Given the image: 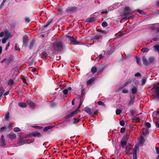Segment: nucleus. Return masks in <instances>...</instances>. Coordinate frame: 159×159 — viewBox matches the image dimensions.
Segmentation results:
<instances>
[{"instance_id":"60","label":"nucleus","mask_w":159,"mask_h":159,"mask_svg":"<svg viewBox=\"0 0 159 159\" xmlns=\"http://www.w3.org/2000/svg\"><path fill=\"white\" fill-rule=\"evenodd\" d=\"M43 55L46 57L48 56V54L47 53L45 52H43L42 53Z\"/></svg>"},{"instance_id":"30","label":"nucleus","mask_w":159,"mask_h":159,"mask_svg":"<svg viewBox=\"0 0 159 159\" xmlns=\"http://www.w3.org/2000/svg\"><path fill=\"white\" fill-rule=\"evenodd\" d=\"M97 31L100 32L104 34H106L107 33V32L106 30H103L100 29H97Z\"/></svg>"},{"instance_id":"34","label":"nucleus","mask_w":159,"mask_h":159,"mask_svg":"<svg viewBox=\"0 0 159 159\" xmlns=\"http://www.w3.org/2000/svg\"><path fill=\"white\" fill-rule=\"evenodd\" d=\"M136 60L137 63L139 65H140L141 63L140 62V58L137 56H136Z\"/></svg>"},{"instance_id":"18","label":"nucleus","mask_w":159,"mask_h":159,"mask_svg":"<svg viewBox=\"0 0 159 159\" xmlns=\"http://www.w3.org/2000/svg\"><path fill=\"white\" fill-rule=\"evenodd\" d=\"M101 36V35L97 34H96L94 35L93 37H92L91 38L92 40H94V39H99L100 38V37Z\"/></svg>"},{"instance_id":"20","label":"nucleus","mask_w":159,"mask_h":159,"mask_svg":"<svg viewBox=\"0 0 159 159\" xmlns=\"http://www.w3.org/2000/svg\"><path fill=\"white\" fill-rule=\"evenodd\" d=\"M19 142L21 145H23L24 144L27 143V142H25L24 141V138L23 137L20 138L19 140Z\"/></svg>"},{"instance_id":"49","label":"nucleus","mask_w":159,"mask_h":159,"mask_svg":"<svg viewBox=\"0 0 159 159\" xmlns=\"http://www.w3.org/2000/svg\"><path fill=\"white\" fill-rule=\"evenodd\" d=\"M102 25L103 27H105L107 26V24L106 21H103L102 24Z\"/></svg>"},{"instance_id":"6","label":"nucleus","mask_w":159,"mask_h":159,"mask_svg":"<svg viewBox=\"0 0 159 159\" xmlns=\"http://www.w3.org/2000/svg\"><path fill=\"white\" fill-rule=\"evenodd\" d=\"M77 9L76 7H68L66 10V11L67 12H73L75 11Z\"/></svg>"},{"instance_id":"45","label":"nucleus","mask_w":159,"mask_h":159,"mask_svg":"<svg viewBox=\"0 0 159 159\" xmlns=\"http://www.w3.org/2000/svg\"><path fill=\"white\" fill-rule=\"evenodd\" d=\"M116 8L113 5H111V6H110L108 8V9L109 11H111L114 10Z\"/></svg>"},{"instance_id":"13","label":"nucleus","mask_w":159,"mask_h":159,"mask_svg":"<svg viewBox=\"0 0 159 159\" xmlns=\"http://www.w3.org/2000/svg\"><path fill=\"white\" fill-rule=\"evenodd\" d=\"M77 114L76 110L73 111L67 115V116L69 117H71L74 116Z\"/></svg>"},{"instance_id":"62","label":"nucleus","mask_w":159,"mask_h":159,"mask_svg":"<svg viewBox=\"0 0 159 159\" xmlns=\"http://www.w3.org/2000/svg\"><path fill=\"white\" fill-rule=\"evenodd\" d=\"M155 121V124L156 125V126L158 128H159V121L156 122Z\"/></svg>"},{"instance_id":"1","label":"nucleus","mask_w":159,"mask_h":159,"mask_svg":"<svg viewBox=\"0 0 159 159\" xmlns=\"http://www.w3.org/2000/svg\"><path fill=\"white\" fill-rule=\"evenodd\" d=\"M53 48L57 51L61 50L63 49V44L61 41H57L52 44Z\"/></svg>"},{"instance_id":"28","label":"nucleus","mask_w":159,"mask_h":159,"mask_svg":"<svg viewBox=\"0 0 159 159\" xmlns=\"http://www.w3.org/2000/svg\"><path fill=\"white\" fill-rule=\"evenodd\" d=\"M145 142L144 138L143 136H141L140 138L139 143L140 144H143Z\"/></svg>"},{"instance_id":"64","label":"nucleus","mask_w":159,"mask_h":159,"mask_svg":"<svg viewBox=\"0 0 159 159\" xmlns=\"http://www.w3.org/2000/svg\"><path fill=\"white\" fill-rule=\"evenodd\" d=\"M156 5L157 7H159V0L157 1L156 2Z\"/></svg>"},{"instance_id":"52","label":"nucleus","mask_w":159,"mask_h":159,"mask_svg":"<svg viewBox=\"0 0 159 159\" xmlns=\"http://www.w3.org/2000/svg\"><path fill=\"white\" fill-rule=\"evenodd\" d=\"M8 39V37L6 38H3L2 39V43H6V42L7 40Z\"/></svg>"},{"instance_id":"44","label":"nucleus","mask_w":159,"mask_h":159,"mask_svg":"<svg viewBox=\"0 0 159 159\" xmlns=\"http://www.w3.org/2000/svg\"><path fill=\"white\" fill-rule=\"evenodd\" d=\"M113 5L116 8L120 6L121 5V4L120 3H116L113 4Z\"/></svg>"},{"instance_id":"5","label":"nucleus","mask_w":159,"mask_h":159,"mask_svg":"<svg viewBox=\"0 0 159 159\" xmlns=\"http://www.w3.org/2000/svg\"><path fill=\"white\" fill-rule=\"evenodd\" d=\"M154 94L156 98L159 99V85L156 86L155 89Z\"/></svg>"},{"instance_id":"55","label":"nucleus","mask_w":159,"mask_h":159,"mask_svg":"<svg viewBox=\"0 0 159 159\" xmlns=\"http://www.w3.org/2000/svg\"><path fill=\"white\" fill-rule=\"evenodd\" d=\"M136 77H141V75L140 73L139 72H137L134 75Z\"/></svg>"},{"instance_id":"47","label":"nucleus","mask_w":159,"mask_h":159,"mask_svg":"<svg viewBox=\"0 0 159 159\" xmlns=\"http://www.w3.org/2000/svg\"><path fill=\"white\" fill-rule=\"evenodd\" d=\"M134 81L135 85L136 86H137L139 85V81L137 80H134Z\"/></svg>"},{"instance_id":"17","label":"nucleus","mask_w":159,"mask_h":159,"mask_svg":"<svg viewBox=\"0 0 159 159\" xmlns=\"http://www.w3.org/2000/svg\"><path fill=\"white\" fill-rule=\"evenodd\" d=\"M32 135L33 136H37L38 137H39L41 136L40 133L37 131L33 132L32 133Z\"/></svg>"},{"instance_id":"53","label":"nucleus","mask_w":159,"mask_h":159,"mask_svg":"<svg viewBox=\"0 0 159 159\" xmlns=\"http://www.w3.org/2000/svg\"><path fill=\"white\" fill-rule=\"evenodd\" d=\"M133 159H137V153L133 152Z\"/></svg>"},{"instance_id":"15","label":"nucleus","mask_w":159,"mask_h":159,"mask_svg":"<svg viewBox=\"0 0 159 159\" xmlns=\"http://www.w3.org/2000/svg\"><path fill=\"white\" fill-rule=\"evenodd\" d=\"M18 106L22 108H25L27 107V105L23 102H20L18 103Z\"/></svg>"},{"instance_id":"41","label":"nucleus","mask_w":159,"mask_h":159,"mask_svg":"<svg viewBox=\"0 0 159 159\" xmlns=\"http://www.w3.org/2000/svg\"><path fill=\"white\" fill-rule=\"evenodd\" d=\"M34 41H32L30 43V45H29V47L30 49H32V48L34 45Z\"/></svg>"},{"instance_id":"27","label":"nucleus","mask_w":159,"mask_h":159,"mask_svg":"<svg viewBox=\"0 0 159 159\" xmlns=\"http://www.w3.org/2000/svg\"><path fill=\"white\" fill-rule=\"evenodd\" d=\"M74 120L73 122V124H76L80 120V119L79 118H74Z\"/></svg>"},{"instance_id":"33","label":"nucleus","mask_w":159,"mask_h":159,"mask_svg":"<svg viewBox=\"0 0 159 159\" xmlns=\"http://www.w3.org/2000/svg\"><path fill=\"white\" fill-rule=\"evenodd\" d=\"M139 146L137 145H135L133 150V152L137 153V151L139 150Z\"/></svg>"},{"instance_id":"22","label":"nucleus","mask_w":159,"mask_h":159,"mask_svg":"<svg viewBox=\"0 0 159 159\" xmlns=\"http://www.w3.org/2000/svg\"><path fill=\"white\" fill-rule=\"evenodd\" d=\"M131 148L129 146H127L126 148V152L127 154L129 155V154H132V153H130L129 151L131 149Z\"/></svg>"},{"instance_id":"8","label":"nucleus","mask_w":159,"mask_h":159,"mask_svg":"<svg viewBox=\"0 0 159 159\" xmlns=\"http://www.w3.org/2000/svg\"><path fill=\"white\" fill-rule=\"evenodd\" d=\"M152 116L154 119V121H156L158 120L159 116L157 114V112L154 111L152 114Z\"/></svg>"},{"instance_id":"38","label":"nucleus","mask_w":159,"mask_h":159,"mask_svg":"<svg viewBox=\"0 0 159 159\" xmlns=\"http://www.w3.org/2000/svg\"><path fill=\"white\" fill-rule=\"evenodd\" d=\"M134 98H131L129 102L128 103V105L129 106L131 104H132L134 103Z\"/></svg>"},{"instance_id":"57","label":"nucleus","mask_w":159,"mask_h":159,"mask_svg":"<svg viewBox=\"0 0 159 159\" xmlns=\"http://www.w3.org/2000/svg\"><path fill=\"white\" fill-rule=\"evenodd\" d=\"M122 92L125 93H127L128 92V90L127 89H124L122 90Z\"/></svg>"},{"instance_id":"51","label":"nucleus","mask_w":159,"mask_h":159,"mask_svg":"<svg viewBox=\"0 0 159 159\" xmlns=\"http://www.w3.org/2000/svg\"><path fill=\"white\" fill-rule=\"evenodd\" d=\"M97 103L98 104V105H102V106H104L105 105L104 103L103 102H102L101 101H98L97 102Z\"/></svg>"},{"instance_id":"16","label":"nucleus","mask_w":159,"mask_h":159,"mask_svg":"<svg viewBox=\"0 0 159 159\" xmlns=\"http://www.w3.org/2000/svg\"><path fill=\"white\" fill-rule=\"evenodd\" d=\"M94 80V78H93L88 80L86 82L87 85L88 86L90 84H91Z\"/></svg>"},{"instance_id":"25","label":"nucleus","mask_w":159,"mask_h":159,"mask_svg":"<svg viewBox=\"0 0 159 159\" xmlns=\"http://www.w3.org/2000/svg\"><path fill=\"white\" fill-rule=\"evenodd\" d=\"M120 144L122 147L124 148L127 144V141L121 140Z\"/></svg>"},{"instance_id":"32","label":"nucleus","mask_w":159,"mask_h":159,"mask_svg":"<svg viewBox=\"0 0 159 159\" xmlns=\"http://www.w3.org/2000/svg\"><path fill=\"white\" fill-rule=\"evenodd\" d=\"M153 48L155 51H157L159 53V45H157L154 46Z\"/></svg>"},{"instance_id":"4","label":"nucleus","mask_w":159,"mask_h":159,"mask_svg":"<svg viewBox=\"0 0 159 159\" xmlns=\"http://www.w3.org/2000/svg\"><path fill=\"white\" fill-rule=\"evenodd\" d=\"M151 30H157V33L159 34V24H155L152 25L150 27Z\"/></svg>"},{"instance_id":"43","label":"nucleus","mask_w":159,"mask_h":159,"mask_svg":"<svg viewBox=\"0 0 159 159\" xmlns=\"http://www.w3.org/2000/svg\"><path fill=\"white\" fill-rule=\"evenodd\" d=\"M122 111L120 109H117L116 111V115H119L121 112Z\"/></svg>"},{"instance_id":"35","label":"nucleus","mask_w":159,"mask_h":159,"mask_svg":"<svg viewBox=\"0 0 159 159\" xmlns=\"http://www.w3.org/2000/svg\"><path fill=\"white\" fill-rule=\"evenodd\" d=\"M74 41H73L72 43L74 45L80 44H81V42H80L76 40L75 39Z\"/></svg>"},{"instance_id":"24","label":"nucleus","mask_w":159,"mask_h":159,"mask_svg":"<svg viewBox=\"0 0 159 159\" xmlns=\"http://www.w3.org/2000/svg\"><path fill=\"white\" fill-rule=\"evenodd\" d=\"M97 68L96 66L93 67L91 69V71L92 73L94 74L97 71Z\"/></svg>"},{"instance_id":"40","label":"nucleus","mask_w":159,"mask_h":159,"mask_svg":"<svg viewBox=\"0 0 159 159\" xmlns=\"http://www.w3.org/2000/svg\"><path fill=\"white\" fill-rule=\"evenodd\" d=\"M7 127L6 126H4L3 127L1 128L0 129V131L1 132H3L7 130Z\"/></svg>"},{"instance_id":"23","label":"nucleus","mask_w":159,"mask_h":159,"mask_svg":"<svg viewBox=\"0 0 159 159\" xmlns=\"http://www.w3.org/2000/svg\"><path fill=\"white\" fill-rule=\"evenodd\" d=\"M95 19L94 17H92L90 18H88L87 19V22L91 23L94 21Z\"/></svg>"},{"instance_id":"29","label":"nucleus","mask_w":159,"mask_h":159,"mask_svg":"<svg viewBox=\"0 0 159 159\" xmlns=\"http://www.w3.org/2000/svg\"><path fill=\"white\" fill-rule=\"evenodd\" d=\"M4 91L5 90L3 88L1 87L0 88V98L2 96Z\"/></svg>"},{"instance_id":"31","label":"nucleus","mask_w":159,"mask_h":159,"mask_svg":"<svg viewBox=\"0 0 159 159\" xmlns=\"http://www.w3.org/2000/svg\"><path fill=\"white\" fill-rule=\"evenodd\" d=\"M154 60L155 58L154 57H150L148 59L149 64L152 63L154 61Z\"/></svg>"},{"instance_id":"39","label":"nucleus","mask_w":159,"mask_h":159,"mask_svg":"<svg viewBox=\"0 0 159 159\" xmlns=\"http://www.w3.org/2000/svg\"><path fill=\"white\" fill-rule=\"evenodd\" d=\"M137 11L139 13L141 14L144 15L145 13V12L144 11H143V10H140L139 9L137 10Z\"/></svg>"},{"instance_id":"3","label":"nucleus","mask_w":159,"mask_h":159,"mask_svg":"<svg viewBox=\"0 0 159 159\" xmlns=\"http://www.w3.org/2000/svg\"><path fill=\"white\" fill-rule=\"evenodd\" d=\"M108 66V64H104L98 67V71L97 72V75H98L102 73L104 70Z\"/></svg>"},{"instance_id":"58","label":"nucleus","mask_w":159,"mask_h":159,"mask_svg":"<svg viewBox=\"0 0 159 159\" xmlns=\"http://www.w3.org/2000/svg\"><path fill=\"white\" fill-rule=\"evenodd\" d=\"M25 22L27 23H29V22H30V18L29 17L25 18Z\"/></svg>"},{"instance_id":"7","label":"nucleus","mask_w":159,"mask_h":159,"mask_svg":"<svg viewBox=\"0 0 159 159\" xmlns=\"http://www.w3.org/2000/svg\"><path fill=\"white\" fill-rule=\"evenodd\" d=\"M1 146L2 147H4L6 145V142H5V139L4 136L2 135L1 137Z\"/></svg>"},{"instance_id":"54","label":"nucleus","mask_w":159,"mask_h":159,"mask_svg":"<svg viewBox=\"0 0 159 159\" xmlns=\"http://www.w3.org/2000/svg\"><path fill=\"white\" fill-rule=\"evenodd\" d=\"M120 125L122 126H124L125 125V122L124 120H122L120 122Z\"/></svg>"},{"instance_id":"10","label":"nucleus","mask_w":159,"mask_h":159,"mask_svg":"<svg viewBox=\"0 0 159 159\" xmlns=\"http://www.w3.org/2000/svg\"><path fill=\"white\" fill-rule=\"evenodd\" d=\"M84 110L90 115L91 116H93V114L91 111V109L89 107H86L84 108Z\"/></svg>"},{"instance_id":"48","label":"nucleus","mask_w":159,"mask_h":159,"mask_svg":"<svg viewBox=\"0 0 159 159\" xmlns=\"http://www.w3.org/2000/svg\"><path fill=\"white\" fill-rule=\"evenodd\" d=\"M9 117V112L7 113L5 116V118L6 120H7Z\"/></svg>"},{"instance_id":"19","label":"nucleus","mask_w":159,"mask_h":159,"mask_svg":"<svg viewBox=\"0 0 159 159\" xmlns=\"http://www.w3.org/2000/svg\"><path fill=\"white\" fill-rule=\"evenodd\" d=\"M114 50L113 48H111L109 51H107L106 54L108 55H110L111 54L114 52Z\"/></svg>"},{"instance_id":"9","label":"nucleus","mask_w":159,"mask_h":159,"mask_svg":"<svg viewBox=\"0 0 159 159\" xmlns=\"http://www.w3.org/2000/svg\"><path fill=\"white\" fill-rule=\"evenodd\" d=\"M7 137L10 139L11 140L16 138V134L14 133H10L7 135Z\"/></svg>"},{"instance_id":"61","label":"nucleus","mask_w":159,"mask_h":159,"mask_svg":"<svg viewBox=\"0 0 159 159\" xmlns=\"http://www.w3.org/2000/svg\"><path fill=\"white\" fill-rule=\"evenodd\" d=\"M68 91L66 89H65L63 90V93L65 95L66 94L68 93Z\"/></svg>"},{"instance_id":"26","label":"nucleus","mask_w":159,"mask_h":159,"mask_svg":"<svg viewBox=\"0 0 159 159\" xmlns=\"http://www.w3.org/2000/svg\"><path fill=\"white\" fill-rule=\"evenodd\" d=\"M149 50V49L147 48H143L141 50V51L143 53L148 52Z\"/></svg>"},{"instance_id":"56","label":"nucleus","mask_w":159,"mask_h":159,"mask_svg":"<svg viewBox=\"0 0 159 159\" xmlns=\"http://www.w3.org/2000/svg\"><path fill=\"white\" fill-rule=\"evenodd\" d=\"M157 153L158 154V157L159 158V148L158 147H157L156 148Z\"/></svg>"},{"instance_id":"36","label":"nucleus","mask_w":159,"mask_h":159,"mask_svg":"<svg viewBox=\"0 0 159 159\" xmlns=\"http://www.w3.org/2000/svg\"><path fill=\"white\" fill-rule=\"evenodd\" d=\"M147 81V78L145 77L143 78L142 80V85H143L146 83Z\"/></svg>"},{"instance_id":"12","label":"nucleus","mask_w":159,"mask_h":159,"mask_svg":"<svg viewBox=\"0 0 159 159\" xmlns=\"http://www.w3.org/2000/svg\"><path fill=\"white\" fill-rule=\"evenodd\" d=\"M26 36H24L23 38V45L25 46H26L28 43V40L26 38Z\"/></svg>"},{"instance_id":"37","label":"nucleus","mask_w":159,"mask_h":159,"mask_svg":"<svg viewBox=\"0 0 159 159\" xmlns=\"http://www.w3.org/2000/svg\"><path fill=\"white\" fill-rule=\"evenodd\" d=\"M66 37L68 38L71 43H72L73 41H74V40L75 38L73 36L67 35Z\"/></svg>"},{"instance_id":"14","label":"nucleus","mask_w":159,"mask_h":159,"mask_svg":"<svg viewBox=\"0 0 159 159\" xmlns=\"http://www.w3.org/2000/svg\"><path fill=\"white\" fill-rule=\"evenodd\" d=\"M133 81V79L132 78H130L125 83L124 86H126L128 84H131Z\"/></svg>"},{"instance_id":"42","label":"nucleus","mask_w":159,"mask_h":159,"mask_svg":"<svg viewBox=\"0 0 159 159\" xmlns=\"http://www.w3.org/2000/svg\"><path fill=\"white\" fill-rule=\"evenodd\" d=\"M13 80L12 79H10L8 82V85L11 86L13 84Z\"/></svg>"},{"instance_id":"59","label":"nucleus","mask_w":159,"mask_h":159,"mask_svg":"<svg viewBox=\"0 0 159 159\" xmlns=\"http://www.w3.org/2000/svg\"><path fill=\"white\" fill-rule=\"evenodd\" d=\"M146 126L147 128H149L151 127V125L149 122H147L146 124Z\"/></svg>"},{"instance_id":"2","label":"nucleus","mask_w":159,"mask_h":159,"mask_svg":"<svg viewBox=\"0 0 159 159\" xmlns=\"http://www.w3.org/2000/svg\"><path fill=\"white\" fill-rule=\"evenodd\" d=\"M125 11L123 13L124 17L122 18V20H127L129 19L130 16L128 15V13L130 12V9L129 7H125L124 8Z\"/></svg>"},{"instance_id":"46","label":"nucleus","mask_w":159,"mask_h":159,"mask_svg":"<svg viewBox=\"0 0 159 159\" xmlns=\"http://www.w3.org/2000/svg\"><path fill=\"white\" fill-rule=\"evenodd\" d=\"M128 139V137L127 136L125 135L123 136L121 140L123 141H127Z\"/></svg>"},{"instance_id":"21","label":"nucleus","mask_w":159,"mask_h":159,"mask_svg":"<svg viewBox=\"0 0 159 159\" xmlns=\"http://www.w3.org/2000/svg\"><path fill=\"white\" fill-rule=\"evenodd\" d=\"M138 90L137 88L136 87H134L131 89V91L133 94H135L137 93Z\"/></svg>"},{"instance_id":"50","label":"nucleus","mask_w":159,"mask_h":159,"mask_svg":"<svg viewBox=\"0 0 159 159\" xmlns=\"http://www.w3.org/2000/svg\"><path fill=\"white\" fill-rule=\"evenodd\" d=\"M14 131L15 132H18L20 131V129L18 127H15L14 128Z\"/></svg>"},{"instance_id":"63","label":"nucleus","mask_w":159,"mask_h":159,"mask_svg":"<svg viewBox=\"0 0 159 159\" xmlns=\"http://www.w3.org/2000/svg\"><path fill=\"white\" fill-rule=\"evenodd\" d=\"M10 43L9 42L7 43L5 48L6 50H7L8 49V47L10 46Z\"/></svg>"},{"instance_id":"11","label":"nucleus","mask_w":159,"mask_h":159,"mask_svg":"<svg viewBox=\"0 0 159 159\" xmlns=\"http://www.w3.org/2000/svg\"><path fill=\"white\" fill-rule=\"evenodd\" d=\"M142 60L143 63L144 65L147 66L149 65L148 60H147L145 56H143V57Z\"/></svg>"}]
</instances>
